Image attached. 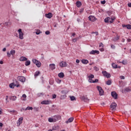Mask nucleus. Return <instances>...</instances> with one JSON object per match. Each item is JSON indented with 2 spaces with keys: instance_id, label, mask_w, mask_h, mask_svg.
<instances>
[{
  "instance_id": "1",
  "label": "nucleus",
  "mask_w": 131,
  "mask_h": 131,
  "mask_svg": "<svg viewBox=\"0 0 131 131\" xmlns=\"http://www.w3.org/2000/svg\"><path fill=\"white\" fill-rule=\"evenodd\" d=\"M115 19H116V18H115V16L111 17V18H110V17H107L104 19V22L105 23H109V22L111 24L113 23Z\"/></svg>"
},
{
  "instance_id": "2",
  "label": "nucleus",
  "mask_w": 131,
  "mask_h": 131,
  "mask_svg": "<svg viewBox=\"0 0 131 131\" xmlns=\"http://www.w3.org/2000/svg\"><path fill=\"white\" fill-rule=\"evenodd\" d=\"M15 54H16V51H15L14 50H11L10 51V53L9 51L7 52V57L8 58H10L11 57V56H14Z\"/></svg>"
},
{
  "instance_id": "3",
  "label": "nucleus",
  "mask_w": 131,
  "mask_h": 131,
  "mask_svg": "<svg viewBox=\"0 0 131 131\" xmlns=\"http://www.w3.org/2000/svg\"><path fill=\"white\" fill-rule=\"evenodd\" d=\"M18 32L19 34V39H23L24 38L23 32H22V29H19L18 30Z\"/></svg>"
},
{
  "instance_id": "4",
  "label": "nucleus",
  "mask_w": 131,
  "mask_h": 131,
  "mask_svg": "<svg viewBox=\"0 0 131 131\" xmlns=\"http://www.w3.org/2000/svg\"><path fill=\"white\" fill-rule=\"evenodd\" d=\"M98 91L99 92L100 96H103L104 95V90L102 89L101 86H97Z\"/></svg>"
},
{
  "instance_id": "5",
  "label": "nucleus",
  "mask_w": 131,
  "mask_h": 131,
  "mask_svg": "<svg viewBox=\"0 0 131 131\" xmlns=\"http://www.w3.org/2000/svg\"><path fill=\"white\" fill-rule=\"evenodd\" d=\"M102 74L103 76L106 77V78H110L111 77V74L110 73H107L106 71H102Z\"/></svg>"
},
{
  "instance_id": "6",
  "label": "nucleus",
  "mask_w": 131,
  "mask_h": 131,
  "mask_svg": "<svg viewBox=\"0 0 131 131\" xmlns=\"http://www.w3.org/2000/svg\"><path fill=\"white\" fill-rule=\"evenodd\" d=\"M41 105H50L52 104V101L51 100H43L41 102Z\"/></svg>"
},
{
  "instance_id": "7",
  "label": "nucleus",
  "mask_w": 131,
  "mask_h": 131,
  "mask_svg": "<svg viewBox=\"0 0 131 131\" xmlns=\"http://www.w3.org/2000/svg\"><path fill=\"white\" fill-rule=\"evenodd\" d=\"M67 63L66 61H61L59 62V66L63 68V67H67Z\"/></svg>"
},
{
  "instance_id": "8",
  "label": "nucleus",
  "mask_w": 131,
  "mask_h": 131,
  "mask_svg": "<svg viewBox=\"0 0 131 131\" xmlns=\"http://www.w3.org/2000/svg\"><path fill=\"white\" fill-rule=\"evenodd\" d=\"M23 122V117H20L18 119L17 122V126H20L22 122Z\"/></svg>"
},
{
  "instance_id": "9",
  "label": "nucleus",
  "mask_w": 131,
  "mask_h": 131,
  "mask_svg": "<svg viewBox=\"0 0 131 131\" xmlns=\"http://www.w3.org/2000/svg\"><path fill=\"white\" fill-rule=\"evenodd\" d=\"M116 106H117V104L115 102H113L110 106L111 109L112 111L115 110V108H116Z\"/></svg>"
},
{
  "instance_id": "10",
  "label": "nucleus",
  "mask_w": 131,
  "mask_h": 131,
  "mask_svg": "<svg viewBox=\"0 0 131 131\" xmlns=\"http://www.w3.org/2000/svg\"><path fill=\"white\" fill-rule=\"evenodd\" d=\"M17 79L18 80H19V81H21V82H25V77H23V76H18L17 77Z\"/></svg>"
},
{
  "instance_id": "11",
  "label": "nucleus",
  "mask_w": 131,
  "mask_h": 131,
  "mask_svg": "<svg viewBox=\"0 0 131 131\" xmlns=\"http://www.w3.org/2000/svg\"><path fill=\"white\" fill-rule=\"evenodd\" d=\"M89 19L90 21H92V22H95V21H96V20H97V18L95 16H92V15H90L89 17Z\"/></svg>"
},
{
  "instance_id": "12",
  "label": "nucleus",
  "mask_w": 131,
  "mask_h": 131,
  "mask_svg": "<svg viewBox=\"0 0 131 131\" xmlns=\"http://www.w3.org/2000/svg\"><path fill=\"white\" fill-rule=\"evenodd\" d=\"M111 95H112V97H113V98H114V99H117V93H116V92H112V93H111Z\"/></svg>"
},
{
  "instance_id": "13",
  "label": "nucleus",
  "mask_w": 131,
  "mask_h": 131,
  "mask_svg": "<svg viewBox=\"0 0 131 131\" xmlns=\"http://www.w3.org/2000/svg\"><path fill=\"white\" fill-rule=\"evenodd\" d=\"M49 68L51 70H55L56 69V64L52 63L49 65Z\"/></svg>"
},
{
  "instance_id": "14",
  "label": "nucleus",
  "mask_w": 131,
  "mask_h": 131,
  "mask_svg": "<svg viewBox=\"0 0 131 131\" xmlns=\"http://www.w3.org/2000/svg\"><path fill=\"white\" fill-rule=\"evenodd\" d=\"M90 54H91V55H95V54H100V51H98V50H92L90 52Z\"/></svg>"
},
{
  "instance_id": "15",
  "label": "nucleus",
  "mask_w": 131,
  "mask_h": 131,
  "mask_svg": "<svg viewBox=\"0 0 131 131\" xmlns=\"http://www.w3.org/2000/svg\"><path fill=\"white\" fill-rule=\"evenodd\" d=\"M48 121L49 122H56L57 119L50 117L48 119Z\"/></svg>"
},
{
  "instance_id": "16",
  "label": "nucleus",
  "mask_w": 131,
  "mask_h": 131,
  "mask_svg": "<svg viewBox=\"0 0 131 131\" xmlns=\"http://www.w3.org/2000/svg\"><path fill=\"white\" fill-rule=\"evenodd\" d=\"M74 120V118H73V117H71V118H70L68 119V120H67V121H66V123L68 124V123H70V122H72V121H73Z\"/></svg>"
},
{
  "instance_id": "17",
  "label": "nucleus",
  "mask_w": 131,
  "mask_h": 131,
  "mask_svg": "<svg viewBox=\"0 0 131 131\" xmlns=\"http://www.w3.org/2000/svg\"><path fill=\"white\" fill-rule=\"evenodd\" d=\"M46 17L49 19H51V18L53 17V15L51 13H49L48 14H46Z\"/></svg>"
},
{
  "instance_id": "18",
  "label": "nucleus",
  "mask_w": 131,
  "mask_h": 131,
  "mask_svg": "<svg viewBox=\"0 0 131 131\" xmlns=\"http://www.w3.org/2000/svg\"><path fill=\"white\" fill-rule=\"evenodd\" d=\"M76 6L78 7V8H80V7H81V2L80 1H77L76 3Z\"/></svg>"
},
{
  "instance_id": "19",
  "label": "nucleus",
  "mask_w": 131,
  "mask_h": 131,
  "mask_svg": "<svg viewBox=\"0 0 131 131\" xmlns=\"http://www.w3.org/2000/svg\"><path fill=\"white\" fill-rule=\"evenodd\" d=\"M19 61H27V58L24 56H21L19 58Z\"/></svg>"
},
{
  "instance_id": "20",
  "label": "nucleus",
  "mask_w": 131,
  "mask_h": 131,
  "mask_svg": "<svg viewBox=\"0 0 131 131\" xmlns=\"http://www.w3.org/2000/svg\"><path fill=\"white\" fill-rule=\"evenodd\" d=\"M120 38V36L117 35L116 37H114L113 39L114 41H117Z\"/></svg>"
},
{
  "instance_id": "21",
  "label": "nucleus",
  "mask_w": 131,
  "mask_h": 131,
  "mask_svg": "<svg viewBox=\"0 0 131 131\" xmlns=\"http://www.w3.org/2000/svg\"><path fill=\"white\" fill-rule=\"evenodd\" d=\"M35 64L36 65L37 67H38V68H39V67H40V66H41V63L38 60V61L35 63Z\"/></svg>"
},
{
  "instance_id": "22",
  "label": "nucleus",
  "mask_w": 131,
  "mask_h": 131,
  "mask_svg": "<svg viewBox=\"0 0 131 131\" xmlns=\"http://www.w3.org/2000/svg\"><path fill=\"white\" fill-rule=\"evenodd\" d=\"M81 62L83 64H88L89 63V60L86 59H82Z\"/></svg>"
},
{
  "instance_id": "23",
  "label": "nucleus",
  "mask_w": 131,
  "mask_h": 131,
  "mask_svg": "<svg viewBox=\"0 0 131 131\" xmlns=\"http://www.w3.org/2000/svg\"><path fill=\"white\" fill-rule=\"evenodd\" d=\"M58 76H59L60 78H63V77H64V73L61 72V73H59V74H58Z\"/></svg>"
},
{
  "instance_id": "24",
  "label": "nucleus",
  "mask_w": 131,
  "mask_h": 131,
  "mask_svg": "<svg viewBox=\"0 0 131 131\" xmlns=\"http://www.w3.org/2000/svg\"><path fill=\"white\" fill-rule=\"evenodd\" d=\"M11 22H10V21H7V22H5V23H4V25L5 26H11Z\"/></svg>"
},
{
  "instance_id": "25",
  "label": "nucleus",
  "mask_w": 131,
  "mask_h": 131,
  "mask_svg": "<svg viewBox=\"0 0 131 131\" xmlns=\"http://www.w3.org/2000/svg\"><path fill=\"white\" fill-rule=\"evenodd\" d=\"M40 74V72L37 71L34 74V77H37V76H38Z\"/></svg>"
},
{
  "instance_id": "26",
  "label": "nucleus",
  "mask_w": 131,
  "mask_h": 131,
  "mask_svg": "<svg viewBox=\"0 0 131 131\" xmlns=\"http://www.w3.org/2000/svg\"><path fill=\"white\" fill-rule=\"evenodd\" d=\"M10 100L12 101H16V100H17V97L12 96L10 97Z\"/></svg>"
},
{
  "instance_id": "27",
  "label": "nucleus",
  "mask_w": 131,
  "mask_h": 131,
  "mask_svg": "<svg viewBox=\"0 0 131 131\" xmlns=\"http://www.w3.org/2000/svg\"><path fill=\"white\" fill-rule=\"evenodd\" d=\"M22 98L23 99H22V101H26V98H27V96L26 95V94H23L22 95Z\"/></svg>"
},
{
  "instance_id": "28",
  "label": "nucleus",
  "mask_w": 131,
  "mask_h": 131,
  "mask_svg": "<svg viewBox=\"0 0 131 131\" xmlns=\"http://www.w3.org/2000/svg\"><path fill=\"white\" fill-rule=\"evenodd\" d=\"M59 129V126H53L52 127V130H57Z\"/></svg>"
},
{
  "instance_id": "29",
  "label": "nucleus",
  "mask_w": 131,
  "mask_h": 131,
  "mask_svg": "<svg viewBox=\"0 0 131 131\" xmlns=\"http://www.w3.org/2000/svg\"><path fill=\"white\" fill-rule=\"evenodd\" d=\"M31 63V62H30V60H27L25 62V65H26V66H29V65H30Z\"/></svg>"
},
{
  "instance_id": "30",
  "label": "nucleus",
  "mask_w": 131,
  "mask_h": 131,
  "mask_svg": "<svg viewBox=\"0 0 131 131\" xmlns=\"http://www.w3.org/2000/svg\"><path fill=\"white\" fill-rule=\"evenodd\" d=\"M112 66L113 67V68H114L115 69H116V68H117V64H115V63H113L112 64Z\"/></svg>"
},
{
  "instance_id": "31",
  "label": "nucleus",
  "mask_w": 131,
  "mask_h": 131,
  "mask_svg": "<svg viewBox=\"0 0 131 131\" xmlns=\"http://www.w3.org/2000/svg\"><path fill=\"white\" fill-rule=\"evenodd\" d=\"M10 113H11V114H12V113H14L15 115H16V114H18V113L17 112V111L15 110L10 111Z\"/></svg>"
},
{
  "instance_id": "32",
  "label": "nucleus",
  "mask_w": 131,
  "mask_h": 131,
  "mask_svg": "<svg viewBox=\"0 0 131 131\" xmlns=\"http://www.w3.org/2000/svg\"><path fill=\"white\" fill-rule=\"evenodd\" d=\"M106 83L107 85H111V83H112V82L111 81V80H108L106 81Z\"/></svg>"
},
{
  "instance_id": "33",
  "label": "nucleus",
  "mask_w": 131,
  "mask_h": 131,
  "mask_svg": "<svg viewBox=\"0 0 131 131\" xmlns=\"http://www.w3.org/2000/svg\"><path fill=\"white\" fill-rule=\"evenodd\" d=\"M33 109V107H30V106H28L26 109L25 111H26V110H32Z\"/></svg>"
},
{
  "instance_id": "34",
  "label": "nucleus",
  "mask_w": 131,
  "mask_h": 131,
  "mask_svg": "<svg viewBox=\"0 0 131 131\" xmlns=\"http://www.w3.org/2000/svg\"><path fill=\"white\" fill-rule=\"evenodd\" d=\"M40 33H41V32L40 31V30H36V34H37V35H38V34H40Z\"/></svg>"
},
{
  "instance_id": "35",
  "label": "nucleus",
  "mask_w": 131,
  "mask_h": 131,
  "mask_svg": "<svg viewBox=\"0 0 131 131\" xmlns=\"http://www.w3.org/2000/svg\"><path fill=\"white\" fill-rule=\"evenodd\" d=\"M9 86H10V89H14V83H12L10 84Z\"/></svg>"
},
{
  "instance_id": "36",
  "label": "nucleus",
  "mask_w": 131,
  "mask_h": 131,
  "mask_svg": "<svg viewBox=\"0 0 131 131\" xmlns=\"http://www.w3.org/2000/svg\"><path fill=\"white\" fill-rule=\"evenodd\" d=\"M94 77H95V76H94L93 74H91L90 75L88 76V78L93 79Z\"/></svg>"
},
{
  "instance_id": "37",
  "label": "nucleus",
  "mask_w": 131,
  "mask_h": 131,
  "mask_svg": "<svg viewBox=\"0 0 131 131\" xmlns=\"http://www.w3.org/2000/svg\"><path fill=\"white\" fill-rule=\"evenodd\" d=\"M131 90L130 89L128 88H125V90H124V91L125 92H130Z\"/></svg>"
},
{
  "instance_id": "38",
  "label": "nucleus",
  "mask_w": 131,
  "mask_h": 131,
  "mask_svg": "<svg viewBox=\"0 0 131 131\" xmlns=\"http://www.w3.org/2000/svg\"><path fill=\"white\" fill-rule=\"evenodd\" d=\"M42 96H43V94L42 93H38L37 94V97H41Z\"/></svg>"
},
{
  "instance_id": "39",
  "label": "nucleus",
  "mask_w": 131,
  "mask_h": 131,
  "mask_svg": "<svg viewBox=\"0 0 131 131\" xmlns=\"http://www.w3.org/2000/svg\"><path fill=\"white\" fill-rule=\"evenodd\" d=\"M88 81H89V82H90L91 83H93L94 80H93L92 79H91V78H89Z\"/></svg>"
},
{
  "instance_id": "40",
  "label": "nucleus",
  "mask_w": 131,
  "mask_h": 131,
  "mask_svg": "<svg viewBox=\"0 0 131 131\" xmlns=\"http://www.w3.org/2000/svg\"><path fill=\"white\" fill-rule=\"evenodd\" d=\"M32 61L34 63V64H36V62L38 61V60H36V59H33Z\"/></svg>"
},
{
  "instance_id": "41",
  "label": "nucleus",
  "mask_w": 131,
  "mask_h": 131,
  "mask_svg": "<svg viewBox=\"0 0 131 131\" xmlns=\"http://www.w3.org/2000/svg\"><path fill=\"white\" fill-rule=\"evenodd\" d=\"M70 99L71 101H74L75 100V97L74 96H71Z\"/></svg>"
},
{
  "instance_id": "42",
  "label": "nucleus",
  "mask_w": 131,
  "mask_h": 131,
  "mask_svg": "<svg viewBox=\"0 0 131 131\" xmlns=\"http://www.w3.org/2000/svg\"><path fill=\"white\" fill-rule=\"evenodd\" d=\"M111 49H112L113 50H115V46H114V45L111 44Z\"/></svg>"
},
{
  "instance_id": "43",
  "label": "nucleus",
  "mask_w": 131,
  "mask_h": 131,
  "mask_svg": "<svg viewBox=\"0 0 131 131\" xmlns=\"http://www.w3.org/2000/svg\"><path fill=\"white\" fill-rule=\"evenodd\" d=\"M126 28H127V29H131V25H127Z\"/></svg>"
},
{
  "instance_id": "44",
  "label": "nucleus",
  "mask_w": 131,
  "mask_h": 131,
  "mask_svg": "<svg viewBox=\"0 0 131 131\" xmlns=\"http://www.w3.org/2000/svg\"><path fill=\"white\" fill-rule=\"evenodd\" d=\"M99 50L100 52H104V47H100Z\"/></svg>"
},
{
  "instance_id": "45",
  "label": "nucleus",
  "mask_w": 131,
  "mask_h": 131,
  "mask_svg": "<svg viewBox=\"0 0 131 131\" xmlns=\"http://www.w3.org/2000/svg\"><path fill=\"white\" fill-rule=\"evenodd\" d=\"M122 63L123 64V65H126V64H127V62H126V61H125V60H123L122 61Z\"/></svg>"
},
{
  "instance_id": "46",
  "label": "nucleus",
  "mask_w": 131,
  "mask_h": 131,
  "mask_svg": "<svg viewBox=\"0 0 131 131\" xmlns=\"http://www.w3.org/2000/svg\"><path fill=\"white\" fill-rule=\"evenodd\" d=\"M99 48H104V45L102 43H100L99 45Z\"/></svg>"
},
{
  "instance_id": "47",
  "label": "nucleus",
  "mask_w": 131,
  "mask_h": 131,
  "mask_svg": "<svg viewBox=\"0 0 131 131\" xmlns=\"http://www.w3.org/2000/svg\"><path fill=\"white\" fill-rule=\"evenodd\" d=\"M56 98H57V95H56L55 94H53L52 95V99H56Z\"/></svg>"
},
{
  "instance_id": "48",
  "label": "nucleus",
  "mask_w": 131,
  "mask_h": 131,
  "mask_svg": "<svg viewBox=\"0 0 131 131\" xmlns=\"http://www.w3.org/2000/svg\"><path fill=\"white\" fill-rule=\"evenodd\" d=\"M94 68L95 71H99V68H98L97 67H95Z\"/></svg>"
},
{
  "instance_id": "49",
  "label": "nucleus",
  "mask_w": 131,
  "mask_h": 131,
  "mask_svg": "<svg viewBox=\"0 0 131 131\" xmlns=\"http://www.w3.org/2000/svg\"><path fill=\"white\" fill-rule=\"evenodd\" d=\"M101 4H102V5H105V4H106V1H101Z\"/></svg>"
},
{
  "instance_id": "50",
  "label": "nucleus",
  "mask_w": 131,
  "mask_h": 131,
  "mask_svg": "<svg viewBox=\"0 0 131 131\" xmlns=\"http://www.w3.org/2000/svg\"><path fill=\"white\" fill-rule=\"evenodd\" d=\"M33 110H34V111H38V107H34Z\"/></svg>"
},
{
  "instance_id": "51",
  "label": "nucleus",
  "mask_w": 131,
  "mask_h": 131,
  "mask_svg": "<svg viewBox=\"0 0 131 131\" xmlns=\"http://www.w3.org/2000/svg\"><path fill=\"white\" fill-rule=\"evenodd\" d=\"M50 32L49 31H47L45 32V34H46L47 35H49V34H50Z\"/></svg>"
},
{
  "instance_id": "52",
  "label": "nucleus",
  "mask_w": 131,
  "mask_h": 131,
  "mask_svg": "<svg viewBox=\"0 0 131 131\" xmlns=\"http://www.w3.org/2000/svg\"><path fill=\"white\" fill-rule=\"evenodd\" d=\"M99 81V80L98 79H96L95 80H93V83H95V82H98Z\"/></svg>"
},
{
  "instance_id": "53",
  "label": "nucleus",
  "mask_w": 131,
  "mask_h": 131,
  "mask_svg": "<svg viewBox=\"0 0 131 131\" xmlns=\"http://www.w3.org/2000/svg\"><path fill=\"white\" fill-rule=\"evenodd\" d=\"M8 99H9V96H7L6 98V103H9V101H8Z\"/></svg>"
},
{
  "instance_id": "54",
  "label": "nucleus",
  "mask_w": 131,
  "mask_h": 131,
  "mask_svg": "<svg viewBox=\"0 0 131 131\" xmlns=\"http://www.w3.org/2000/svg\"><path fill=\"white\" fill-rule=\"evenodd\" d=\"M120 78L121 79H124L125 78L124 76H120Z\"/></svg>"
},
{
  "instance_id": "55",
  "label": "nucleus",
  "mask_w": 131,
  "mask_h": 131,
  "mask_svg": "<svg viewBox=\"0 0 131 131\" xmlns=\"http://www.w3.org/2000/svg\"><path fill=\"white\" fill-rule=\"evenodd\" d=\"M61 81H62L61 80H60V79H57V82H58V83H61Z\"/></svg>"
},
{
  "instance_id": "56",
  "label": "nucleus",
  "mask_w": 131,
  "mask_h": 131,
  "mask_svg": "<svg viewBox=\"0 0 131 131\" xmlns=\"http://www.w3.org/2000/svg\"><path fill=\"white\" fill-rule=\"evenodd\" d=\"M84 9L83 8H81L80 10V13H82Z\"/></svg>"
},
{
  "instance_id": "57",
  "label": "nucleus",
  "mask_w": 131,
  "mask_h": 131,
  "mask_svg": "<svg viewBox=\"0 0 131 131\" xmlns=\"http://www.w3.org/2000/svg\"><path fill=\"white\" fill-rule=\"evenodd\" d=\"M72 41H74V42H76L77 40H76V39L74 38V39H72Z\"/></svg>"
},
{
  "instance_id": "58",
  "label": "nucleus",
  "mask_w": 131,
  "mask_h": 131,
  "mask_svg": "<svg viewBox=\"0 0 131 131\" xmlns=\"http://www.w3.org/2000/svg\"><path fill=\"white\" fill-rule=\"evenodd\" d=\"M76 63H79V62H80V61L79 59H76Z\"/></svg>"
},
{
  "instance_id": "59",
  "label": "nucleus",
  "mask_w": 131,
  "mask_h": 131,
  "mask_svg": "<svg viewBox=\"0 0 131 131\" xmlns=\"http://www.w3.org/2000/svg\"><path fill=\"white\" fill-rule=\"evenodd\" d=\"M127 41H128V42H130L131 39L128 38V39H127Z\"/></svg>"
},
{
  "instance_id": "60",
  "label": "nucleus",
  "mask_w": 131,
  "mask_h": 131,
  "mask_svg": "<svg viewBox=\"0 0 131 131\" xmlns=\"http://www.w3.org/2000/svg\"><path fill=\"white\" fill-rule=\"evenodd\" d=\"M3 52H6V51H7V49L6 48H4L3 49Z\"/></svg>"
},
{
  "instance_id": "61",
  "label": "nucleus",
  "mask_w": 131,
  "mask_h": 131,
  "mask_svg": "<svg viewBox=\"0 0 131 131\" xmlns=\"http://www.w3.org/2000/svg\"><path fill=\"white\" fill-rule=\"evenodd\" d=\"M128 7H129V8H131V3L128 4Z\"/></svg>"
},
{
  "instance_id": "62",
  "label": "nucleus",
  "mask_w": 131,
  "mask_h": 131,
  "mask_svg": "<svg viewBox=\"0 0 131 131\" xmlns=\"http://www.w3.org/2000/svg\"><path fill=\"white\" fill-rule=\"evenodd\" d=\"M127 25H122V27H127Z\"/></svg>"
},
{
  "instance_id": "63",
  "label": "nucleus",
  "mask_w": 131,
  "mask_h": 131,
  "mask_svg": "<svg viewBox=\"0 0 131 131\" xmlns=\"http://www.w3.org/2000/svg\"><path fill=\"white\" fill-rule=\"evenodd\" d=\"M3 123H0V126L2 127L3 126Z\"/></svg>"
},
{
  "instance_id": "64",
  "label": "nucleus",
  "mask_w": 131,
  "mask_h": 131,
  "mask_svg": "<svg viewBox=\"0 0 131 131\" xmlns=\"http://www.w3.org/2000/svg\"><path fill=\"white\" fill-rule=\"evenodd\" d=\"M85 99V97L84 96L82 97V100H84Z\"/></svg>"
}]
</instances>
